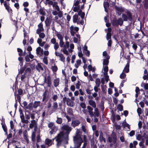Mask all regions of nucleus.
Returning <instances> with one entry per match:
<instances>
[{
  "mask_svg": "<svg viewBox=\"0 0 148 148\" xmlns=\"http://www.w3.org/2000/svg\"><path fill=\"white\" fill-rule=\"evenodd\" d=\"M61 129L62 130L65 131V132H60L55 137L56 145L57 146L60 145L62 144H67L68 143L69 140V135L72 128L67 124H64L62 123Z\"/></svg>",
  "mask_w": 148,
  "mask_h": 148,
  "instance_id": "nucleus-1",
  "label": "nucleus"
},
{
  "mask_svg": "<svg viewBox=\"0 0 148 148\" xmlns=\"http://www.w3.org/2000/svg\"><path fill=\"white\" fill-rule=\"evenodd\" d=\"M74 144V147L79 148L83 142V140L81 137V133L79 132H77L76 135L73 136Z\"/></svg>",
  "mask_w": 148,
  "mask_h": 148,
  "instance_id": "nucleus-2",
  "label": "nucleus"
},
{
  "mask_svg": "<svg viewBox=\"0 0 148 148\" xmlns=\"http://www.w3.org/2000/svg\"><path fill=\"white\" fill-rule=\"evenodd\" d=\"M126 13V14H123L122 15V18L123 21H127L128 20L131 22L132 20L131 13L129 11H127Z\"/></svg>",
  "mask_w": 148,
  "mask_h": 148,
  "instance_id": "nucleus-3",
  "label": "nucleus"
},
{
  "mask_svg": "<svg viewBox=\"0 0 148 148\" xmlns=\"http://www.w3.org/2000/svg\"><path fill=\"white\" fill-rule=\"evenodd\" d=\"M123 21L121 18H119L118 19H114L112 21L113 26L117 27L119 25L121 26L123 24Z\"/></svg>",
  "mask_w": 148,
  "mask_h": 148,
  "instance_id": "nucleus-4",
  "label": "nucleus"
},
{
  "mask_svg": "<svg viewBox=\"0 0 148 148\" xmlns=\"http://www.w3.org/2000/svg\"><path fill=\"white\" fill-rule=\"evenodd\" d=\"M117 140V136L116 134L113 132L111 136L108 137V141L111 143H112L113 144H115Z\"/></svg>",
  "mask_w": 148,
  "mask_h": 148,
  "instance_id": "nucleus-5",
  "label": "nucleus"
},
{
  "mask_svg": "<svg viewBox=\"0 0 148 148\" xmlns=\"http://www.w3.org/2000/svg\"><path fill=\"white\" fill-rule=\"evenodd\" d=\"M42 96L43 98L42 102L44 103H45L48 101L49 97L48 92L47 90H46L44 93H43Z\"/></svg>",
  "mask_w": 148,
  "mask_h": 148,
  "instance_id": "nucleus-6",
  "label": "nucleus"
},
{
  "mask_svg": "<svg viewBox=\"0 0 148 148\" xmlns=\"http://www.w3.org/2000/svg\"><path fill=\"white\" fill-rule=\"evenodd\" d=\"M4 6H5V9L7 10V11L10 14V16H12V10L9 6V3H7V2L5 1H4L3 3Z\"/></svg>",
  "mask_w": 148,
  "mask_h": 148,
  "instance_id": "nucleus-7",
  "label": "nucleus"
},
{
  "mask_svg": "<svg viewBox=\"0 0 148 148\" xmlns=\"http://www.w3.org/2000/svg\"><path fill=\"white\" fill-rule=\"evenodd\" d=\"M19 112L20 113V117L21 119L22 123L26 124L28 123L29 121L28 120H25V117L23 113V111L21 108L19 109Z\"/></svg>",
  "mask_w": 148,
  "mask_h": 148,
  "instance_id": "nucleus-8",
  "label": "nucleus"
},
{
  "mask_svg": "<svg viewBox=\"0 0 148 148\" xmlns=\"http://www.w3.org/2000/svg\"><path fill=\"white\" fill-rule=\"evenodd\" d=\"M44 82L47 84V86L49 87H51V78L50 76H48L47 77H45Z\"/></svg>",
  "mask_w": 148,
  "mask_h": 148,
  "instance_id": "nucleus-9",
  "label": "nucleus"
},
{
  "mask_svg": "<svg viewBox=\"0 0 148 148\" xmlns=\"http://www.w3.org/2000/svg\"><path fill=\"white\" fill-rule=\"evenodd\" d=\"M51 42L54 45V48L55 50H57L59 47V45L58 42H56V39L54 38H53L51 40Z\"/></svg>",
  "mask_w": 148,
  "mask_h": 148,
  "instance_id": "nucleus-10",
  "label": "nucleus"
},
{
  "mask_svg": "<svg viewBox=\"0 0 148 148\" xmlns=\"http://www.w3.org/2000/svg\"><path fill=\"white\" fill-rule=\"evenodd\" d=\"M26 74L24 73L23 74H22L21 77V80L22 82L26 83L28 81V78L26 76Z\"/></svg>",
  "mask_w": 148,
  "mask_h": 148,
  "instance_id": "nucleus-11",
  "label": "nucleus"
},
{
  "mask_svg": "<svg viewBox=\"0 0 148 148\" xmlns=\"http://www.w3.org/2000/svg\"><path fill=\"white\" fill-rule=\"evenodd\" d=\"M80 121L78 120H72L71 122V126L74 127L75 126H78L80 124Z\"/></svg>",
  "mask_w": 148,
  "mask_h": 148,
  "instance_id": "nucleus-12",
  "label": "nucleus"
},
{
  "mask_svg": "<svg viewBox=\"0 0 148 148\" xmlns=\"http://www.w3.org/2000/svg\"><path fill=\"white\" fill-rule=\"evenodd\" d=\"M38 126V124L36 120H33L31 121V123L29 125V127L32 129L34 127Z\"/></svg>",
  "mask_w": 148,
  "mask_h": 148,
  "instance_id": "nucleus-13",
  "label": "nucleus"
},
{
  "mask_svg": "<svg viewBox=\"0 0 148 148\" xmlns=\"http://www.w3.org/2000/svg\"><path fill=\"white\" fill-rule=\"evenodd\" d=\"M87 109L88 110V112L90 116L91 117H93L94 116L93 112L92 111L93 108L90 106H87Z\"/></svg>",
  "mask_w": 148,
  "mask_h": 148,
  "instance_id": "nucleus-14",
  "label": "nucleus"
},
{
  "mask_svg": "<svg viewBox=\"0 0 148 148\" xmlns=\"http://www.w3.org/2000/svg\"><path fill=\"white\" fill-rule=\"evenodd\" d=\"M43 50L41 49L40 47H38L36 49V53L37 55H40L41 56L43 53Z\"/></svg>",
  "mask_w": 148,
  "mask_h": 148,
  "instance_id": "nucleus-15",
  "label": "nucleus"
},
{
  "mask_svg": "<svg viewBox=\"0 0 148 148\" xmlns=\"http://www.w3.org/2000/svg\"><path fill=\"white\" fill-rule=\"evenodd\" d=\"M54 139L56 140V139L55 138L52 140H50L48 138L46 139L45 140V143L46 145H47L48 146L51 145H52Z\"/></svg>",
  "mask_w": 148,
  "mask_h": 148,
  "instance_id": "nucleus-16",
  "label": "nucleus"
},
{
  "mask_svg": "<svg viewBox=\"0 0 148 148\" xmlns=\"http://www.w3.org/2000/svg\"><path fill=\"white\" fill-rule=\"evenodd\" d=\"M51 129V130L49 132V134L51 135L56 132L57 130H58V127L55 126Z\"/></svg>",
  "mask_w": 148,
  "mask_h": 148,
  "instance_id": "nucleus-17",
  "label": "nucleus"
},
{
  "mask_svg": "<svg viewBox=\"0 0 148 148\" xmlns=\"http://www.w3.org/2000/svg\"><path fill=\"white\" fill-rule=\"evenodd\" d=\"M42 64L38 63L36 66V70H38L39 72L43 70V68L42 66Z\"/></svg>",
  "mask_w": 148,
  "mask_h": 148,
  "instance_id": "nucleus-18",
  "label": "nucleus"
},
{
  "mask_svg": "<svg viewBox=\"0 0 148 148\" xmlns=\"http://www.w3.org/2000/svg\"><path fill=\"white\" fill-rule=\"evenodd\" d=\"M67 105L69 106L73 107L74 106L73 101L69 99L68 98L66 100Z\"/></svg>",
  "mask_w": 148,
  "mask_h": 148,
  "instance_id": "nucleus-19",
  "label": "nucleus"
},
{
  "mask_svg": "<svg viewBox=\"0 0 148 148\" xmlns=\"http://www.w3.org/2000/svg\"><path fill=\"white\" fill-rule=\"evenodd\" d=\"M89 104L91 106L94 108L96 107V105L95 102L92 100H89L88 101Z\"/></svg>",
  "mask_w": 148,
  "mask_h": 148,
  "instance_id": "nucleus-20",
  "label": "nucleus"
},
{
  "mask_svg": "<svg viewBox=\"0 0 148 148\" xmlns=\"http://www.w3.org/2000/svg\"><path fill=\"white\" fill-rule=\"evenodd\" d=\"M110 58L109 56H107L106 58H104L103 59V65H107L109 63L108 60Z\"/></svg>",
  "mask_w": 148,
  "mask_h": 148,
  "instance_id": "nucleus-21",
  "label": "nucleus"
},
{
  "mask_svg": "<svg viewBox=\"0 0 148 148\" xmlns=\"http://www.w3.org/2000/svg\"><path fill=\"white\" fill-rule=\"evenodd\" d=\"M59 83V79L58 78L54 79L53 80V84L55 87L58 86Z\"/></svg>",
  "mask_w": 148,
  "mask_h": 148,
  "instance_id": "nucleus-22",
  "label": "nucleus"
},
{
  "mask_svg": "<svg viewBox=\"0 0 148 148\" xmlns=\"http://www.w3.org/2000/svg\"><path fill=\"white\" fill-rule=\"evenodd\" d=\"M129 64L128 63H127L125 67H124L123 71L125 72L126 73H128L129 72Z\"/></svg>",
  "mask_w": 148,
  "mask_h": 148,
  "instance_id": "nucleus-23",
  "label": "nucleus"
},
{
  "mask_svg": "<svg viewBox=\"0 0 148 148\" xmlns=\"http://www.w3.org/2000/svg\"><path fill=\"white\" fill-rule=\"evenodd\" d=\"M115 8L116 10L119 12H121L124 11V8L122 7H119L115 6Z\"/></svg>",
  "mask_w": 148,
  "mask_h": 148,
  "instance_id": "nucleus-24",
  "label": "nucleus"
},
{
  "mask_svg": "<svg viewBox=\"0 0 148 148\" xmlns=\"http://www.w3.org/2000/svg\"><path fill=\"white\" fill-rule=\"evenodd\" d=\"M40 101H35L33 104V107L34 108H36L40 106Z\"/></svg>",
  "mask_w": 148,
  "mask_h": 148,
  "instance_id": "nucleus-25",
  "label": "nucleus"
},
{
  "mask_svg": "<svg viewBox=\"0 0 148 148\" xmlns=\"http://www.w3.org/2000/svg\"><path fill=\"white\" fill-rule=\"evenodd\" d=\"M95 112H94V114H95V115H94V117H95L96 116L99 117V110L98 108H95Z\"/></svg>",
  "mask_w": 148,
  "mask_h": 148,
  "instance_id": "nucleus-26",
  "label": "nucleus"
},
{
  "mask_svg": "<svg viewBox=\"0 0 148 148\" xmlns=\"http://www.w3.org/2000/svg\"><path fill=\"white\" fill-rule=\"evenodd\" d=\"M85 13L84 12H82L81 10H80L78 12V15L81 16V18L83 19L84 17Z\"/></svg>",
  "mask_w": 148,
  "mask_h": 148,
  "instance_id": "nucleus-27",
  "label": "nucleus"
},
{
  "mask_svg": "<svg viewBox=\"0 0 148 148\" xmlns=\"http://www.w3.org/2000/svg\"><path fill=\"white\" fill-rule=\"evenodd\" d=\"M33 103L32 102L30 103L27 107H25V109H29L31 111L33 110Z\"/></svg>",
  "mask_w": 148,
  "mask_h": 148,
  "instance_id": "nucleus-28",
  "label": "nucleus"
},
{
  "mask_svg": "<svg viewBox=\"0 0 148 148\" xmlns=\"http://www.w3.org/2000/svg\"><path fill=\"white\" fill-rule=\"evenodd\" d=\"M78 16L77 14H75L73 16V21L74 23H76L78 19Z\"/></svg>",
  "mask_w": 148,
  "mask_h": 148,
  "instance_id": "nucleus-29",
  "label": "nucleus"
},
{
  "mask_svg": "<svg viewBox=\"0 0 148 148\" xmlns=\"http://www.w3.org/2000/svg\"><path fill=\"white\" fill-rule=\"evenodd\" d=\"M31 138L32 141L34 142L35 141L36 138V133H35V132H32Z\"/></svg>",
  "mask_w": 148,
  "mask_h": 148,
  "instance_id": "nucleus-30",
  "label": "nucleus"
},
{
  "mask_svg": "<svg viewBox=\"0 0 148 148\" xmlns=\"http://www.w3.org/2000/svg\"><path fill=\"white\" fill-rule=\"evenodd\" d=\"M101 83L100 80L99 78H97L95 80L96 86L97 87H99Z\"/></svg>",
  "mask_w": 148,
  "mask_h": 148,
  "instance_id": "nucleus-31",
  "label": "nucleus"
},
{
  "mask_svg": "<svg viewBox=\"0 0 148 148\" xmlns=\"http://www.w3.org/2000/svg\"><path fill=\"white\" fill-rule=\"evenodd\" d=\"M25 65H24L23 67L21 68L20 69V70H19V69L18 70V72H19V74H20L21 75H22L24 71H25Z\"/></svg>",
  "mask_w": 148,
  "mask_h": 148,
  "instance_id": "nucleus-32",
  "label": "nucleus"
},
{
  "mask_svg": "<svg viewBox=\"0 0 148 148\" xmlns=\"http://www.w3.org/2000/svg\"><path fill=\"white\" fill-rule=\"evenodd\" d=\"M67 112L69 115H72L73 114V111L72 109L71 108H67Z\"/></svg>",
  "mask_w": 148,
  "mask_h": 148,
  "instance_id": "nucleus-33",
  "label": "nucleus"
},
{
  "mask_svg": "<svg viewBox=\"0 0 148 148\" xmlns=\"http://www.w3.org/2000/svg\"><path fill=\"white\" fill-rule=\"evenodd\" d=\"M52 108L54 110H56L58 109V105L56 102H55L53 103Z\"/></svg>",
  "mask_w": 148,
  "mask_h": 148,
  "instance_id": "nucleus-34",
  "label": "nucleus"
},
{
  "mask_svg": "<svg viewBox=\"0 0 148 148\" xmlns=\"http://www.w3.org/2000/svg\"><path fill=\"white\" fill-rule=\"evenodd\" d=\"M142 86H144V89L145 90H148V83L145 84L144 82H143L141 84Z\"/></svg>",
  "mask_w": 148,
  "mask_h": 148,
  "instance_id": "nucleus-35",
  "label": "nucleus"
},
{
  "mask_svg": "<svg viewBox=\"0 0 148 148\" xmlns=\"http://www.w3.org/2000/svg\"><path fill=\"white\" fill-rule=\"evenodd\" d=\"M81 60H78L76 61V63L75 64V66L76 68H77L81 64Z\"/></svg>",
  "mask_w": 148,
  "mask_h": 148,
  "instance_id": "nucleus-36",
  "label": "nucleus"
},
{
  "mask_svg": "<svg viewBox=\"0 0 148 148\" xmlns=\"http://www.w3.org/2000/svg\"><path fill=\"white\" fill-rule=\"evenodd\" d=\"M40 14L42 15H45V13L44 10L42 8H40L39 11Z\"/></svg>",
  "mask_w": 148,
  "mask_h": 148,
  "instance_id": "nucleus-37",
  "label": "nucleus"
},
{
  "mask_svg": "<svg viewBox=\"0 0 148 148\" xmlns=\"http://www.w3.org/2000/svg\"><path fill=\"white\" fill-rule=\"evenodd\" d=\"M2 127L4 132H5V135H7L8 133L7 132V129L6 126L5 125L2 124Z\"/></svg>",
  "mask_w": 148,
  "mask_h": 148,
  "instance_id": "nucleus-38",
  "label": "nucleus"
},
{
  "mask_svg": "<svg viewBox=\"0 0 148 148\" xmlns=\"http://www.w3.org/2000/svg\"><path fill=\"white\" fill-rule=\"evenodd\" d=\"M38 29H39L41 31H43L44 30V29L43 27V25L42 23H40L38 25Z\"/></svg>",
  "mask_w": 148,
  "mask_h": 148,
  "instance_id": "nucleus-39",
  "label": "nucleus"
},
{
  "mask_svg": "<svg viewBox=\"0 0 148 148\" xmlns=\"http://www.w3.org/2000/svg\"><path fill=\"white\" fill-rule=\"evenodd\" d=\"M69 43L67 41L65 42V44L63 46V49H67L69 47Z\"/></svg>",
  "mask_w": 148,
  "mask_h": 148,
  "instance_id": "nucleus-40",
  "label": "nucleus"
},
{
  "mask_svg": "<svg viewBox=\"0 0 148 148\" xmlns=\"http://www.w3.org/2000/svg\"><path fill=\"white\" fill-rule=\"evenodd\" d=\"M31 71V69L30 67H27L26 65H25V72L24 73H30Z\"/></svg>",
  "mask_w": 148,
  "mask_h": 148,
  "instance_id": "nucleus-41",
  "label": "nucleus"
},
{
  "mask_svg": "<svg viewBox=\"0 0 148 148\" xmlns=\"http://www.w3.org/2000/svg\"><path fill=\"white\" fill-rule=\"evenodd\" d=\"M62 120L61 118L57 117V120H56V122L58 124H61L62 123Z\"/></svg>",
  "mask_w": 148,
  "mask_h": 148,
  "instance_id": "nucleus-42",
  "label": "nucleus"
},
{
  "mask_svg": "<svg viewBox=\"0 0 148 148\" xmlns=\"http://www.w3.org/2000/svg\"><path fill=\"white\" fill-rule=\"evenodd\" d=\"M45 25L46 26H49L50 25L51 23L49 19L47 18L46 19L45 21Z\"/></svg>",
  "mask_w": 148,
  "mask_h": 148,
  "instance_id": "nucleus-43",
  "label": "nucleus"
},
{
  "mask_svg": "<svg viewBox=\"0 0 148 148\" xmlns=\"http://www.w3.org/2000/svg\"><path fill=\"white\" fill-rule=\"evenodd\" d=\"M60 58V60L63 62H64L65 58L62 53H61V55L59 56Z\"/></svg>",
  "mask_w": 148,
  "mask_h": 148,
  "instance_id": "nucleus-44",
  "label": "nucleus"
},
{
  "mask_svg": "<svg viewBox=\"0 0 148 148\" xmlns=\"http://www.w3.org/2000/svg\"><path fill=\"white\" fill-rule=\"evenodd\" d=\"M145 96L143 97V96L141 95L139 97L138 99L139 100H141V101L144 102L145 100Z\"/></svg>",
  "mask_w": 148,
  "mask_h": 148,
  "instance_id": "nucleus-45",
  "label": "nucleus"
},
{
  "mask_svg": "<svg viewBox=\"0 0 148 148\" xmlns=\"http://www.w3.org/2000/svg\"><path fill=\"white\" fill-rule=\"evenodd\" d=\"M111 32H108L106 35V39L107 40H111Z\"/></svg>",
  "mask_w": 148,
  "mask_h": 148,
  "instance_id": "nucleus-46",
  "label": "nucleus"
},
{
  "mask_svg": "<svg viewBox=\"0 0 148 148\" xmlns=\"http://www.w3.org/2000/svg\"><path fill=\"white\" fill-rule=\"evenodd\" d=\"M103 70L104 71V75L108 74L107 72L108 71V66H105L104 67Z\"/></svg>",
  "mask_w": 148,
  "mask_h": 148,
  "instance_id": "nucleus-47",
  "label": "nucleus"
},
{
  "mask_svg": "<svg viewBox=\"0 0 148 148\" xmlns=\"http://www.w3.org/2000/svg\"><path fill=\"white\" fill-rule=\"evenodd\" d=\"M56 36L60 40H62L63 37L62 34H60L58 33L56 34Z\"/></svg>",
  "mask_w": 148,
  "mask_h": 148,
  "instance_id": "nucleus-48",
  "label": "nucleus"
},
{
  "mask_svg": "<svg viewBox=\"0 0 148 148\" xmlns=\"http://www.w3.org/2000/svg\"><path fill=\"white\" fill-rule=\"evenodd\" d=\"M55 125L53 123L50 122L48 123V127H49L50 129H51L54 126H55Z\"/></svg>",
  "mask_w": 148,
  "mask_h": 148,
  "instance_id": "nucleus-49",
  "label": "nucleus"
},
{
  "mask_svg": "<svg viewBox=\"0 0 148 148\" xmlns=\"http://www.w3.org/2000/svg\"><path fill=\"white\" fill-rule=\"evenodd\" d=\"M72 26L71 27L70 29V32L71 35L73 36H75V32L74 30L73 27L72 28Z\"/></svg>",
  "mask_w": 148,
  "mask_h": 148,
  "instance_id": "nucleus-50",
  "label": "nucleus"
},
{
  "mask_svg": "<svg viewBox=\"0 0 148 148\" xmlns=\"http://www.w3.org/2000/svg\"><path fill=\"white\" fill-rule=\"evenodd\" d=\"M92 96L93 97L95 98V100H98L99 99V97L97 96V94L96 92H95L92 94Z\"/></svg>",
  "mask_w": 148,
  "mask_h": 148,
  "instance_id": "nucleus-51",
  "label": "nucleus"
},
{
  "mask_svg": "<svg viewBox=\"0 0 148 148\" xmlns=\"http://www.w3.org/2000/svg\"><path fill=\"white\" fill-rule=\"evenodd\" d=\"M117 109L119 111H121L123 110V106L122 105L119 104L118 105Z\"/></svg>",
  "mask_w": 148,
  "mask_h": 148,
  "instance_id": "nucleus-52",
  "label": "nucleus"
},
{
  "mask_svg": "<svg viewBox=\"0 0 148 148\" xmlns=\"http://www.w3.org/2000/svg\"><path fill=\"white\" fill-rule=\"evenodd\" d=\"M123 72H124L123 71L120 76V77L121 79H124L126 76V74L125 73H123Z\"/></svg>",
  "mask_w": 148,
  "mask_h": 148,
  "instance_id": "nucleus-53",
  "label": "nucleus"
},
{
  "mask_svg": "<svg viewBox=\"0 0 148 148\" xmlns=\"http://www.w3.org/2000/svg\"><path fill=\"white\" fill-rule=\"evenodd\" d=\"M17 51L19 52L18 55L19 56H22L23 53V50L21 49L18 48H17Z\"/></svg>",
  "mask_w": 148,
  "mask_h": 148,
  "instance_id": "nucleus-54",
  "label": "nucleus"
},
{
  "mask_svg": "<svg viewBox=\"0 0 148 148\" xmlns=\"http://www.w3.org/2000/svg\"><path fill=\"white\" fill-rule=\"evenodd\" d=\"M43 62L46 64H48V62L47 59V57L44 56L43 58Z\"/></svg>",
  "mask_w": 148,
  "mask_h": 148,
  "instance_id": "nucleus-55",
  "label": "nucleus"
},
{
  "mask_svg": "<svg viewBox=\"0 0 148 148\" xmlns=\"http://www.w3.org/2000/svg\"><path fill=\"white\" fill-rule=\"evenodd\" d=\"M144 5L145 8L148 7V0H144Z\"/></svg>",
  "mask_w": 148,
  "mask_h": 148,
  "instance_id": "nucleus-56",
  "label": "nucleus"
},
{
  "mask_svg": "<svg viewBox=\"0 0 148 148\" xmlns=\"http://www.w3.org/2000/svg\"><path fill=\"white\" fill-rule=\"evenodd\" d=\"M51 69L53 72H56L58 70V68L57 66H52Z\"/></svg>",
  "mask_w": 148,
  "mask_h": 148,
  "instance_id": "nucleus-57",
  "label": "nucleus"
},
{
  "mask_svg": "<svg viewBox=\"0 0 148 148\" xmlns=\"http://www.w3.org/2000/svg\"><path fill=\"white\" fill-rule=\"evenodd\" d=\"M104 138L103 137V133L101 132L99 136V139L100 141L102 139H103Z\"/></svg>",
  "mask_w": 148,
  "mask_h": 148,
  "instance_id": "nucleus-58",
  "label": "nucleus"
},
{
  "mask_svg": "<svg viewBox=\"0 0 148 148\" xmlns=\"http://www.w3.org/2000/svg\"><path fill=\"white\" fill-rule=\"evenodd\" d=\"M143 137V136H142L140 134H138L136 136V139L138 140H140Z\"/></svg>",
  "mask_w": 148,
  "mask_h": 148,
  "instance_id": "nucleus-59",
  "label": "nucleus"
},
{
  "mask_svg": "<svg viewBox=\"0 0 148 148\" xmlns=\"http://www.w3.org/2000/svg\"><path fill=\"white\" fill-rule=\"evenodd\" d=\"M10 123L11 129L13 130L14 128V125L13 123V122L12 121H11Z\"/></svg>",
  "mask_w": 148,
  "mask_h": 148,
  "instance_id": "nucleus-60",
  "label": "nucleus"
},
{
  "mask_svg": "<svg viewBox=\"0 0 148 148\" xmlns=\"http://www.w3.org/2000/svg\"><path fill=\"white\" fill-rule=\"evenodd\" d=\"M36 140L37 143H38L41 141V139L40 138V136L39 134L37 135L36 137Z\"/></svg>",
  "mask_w": 148,
  "mask_h": 148,
  "instance_id": "nucleus-61",
  "label": "nucleus"
},
{
  "mask_svg": "<svg viewBox=\"0 0 148 148\" xmlns=\"http://www.w3.org/2000/svg\"><path fill=\"white\" fill-rule=\"evenodd\" d=\"M83 52L86 56L88 57L90 55V52L89 51L87 50V51Z\"/></svg>",
  "mask_w": 148,
  "mask_h": 148,
  "instance_id": "nucleus-62",
  "label": "nucleus"
},
{
  "mask_svg": "<svg viewBox=\"0 0 148 148\" xmlns=\"http://www.w3.org/2000/svg\"><path fill=\"white\" fill-rule=\"evenodd\" d=\"M81 107L83 109H85L86 108V105L84 103H81L80 104Z\"/></svg>",
  "mask_w": 148,
  "mask_h": 148,
  "instance_id": "nucleus-63",
  "label": "nucleus"
},
{
  "mask_svg": "<svg viewBox=\"0 0 148 148\" xmlns=\"http://www.w3.org/2000/svg\"><path fill=\"white\" fill-rule=\"evenodd\" d=\"M144 80H146L147 79L148 80V72L147 74L144 75V76L143 77Z\"/></svg>",
  "mask_w": 148,
  "mask_h": 148,
  "instance_id": "nucleus-64",
  "label": "nucleus"
}]
</instances>
